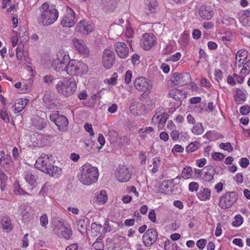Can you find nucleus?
<instances>
[{
	"mask_svg": "<svg viewBox=\"0 0 250 250\" xmlns=\"http://www.w3.org/2000/svg\"><path fill=\"white\" fill-rule=\"evenodd\" d=\"M39 10L40 14L38 17V21L40 24L50 25L58 18V11L52 6H50L48 2L43 3L39 8Z\"/></svg>",
	"mask_w": 250,
	"mask_h": 250,
	"instance_id": "obj_1",
	"label": "nucleus"
},
{
	"mask_svg": "<svg viewBox=\"0 0 250 250\" xmlns=\"http://www.w3.org/2000/svg\"><path fill=\"white\" fill-rule=\"evenodd\" d=\"M80 171L81 174L78 175L79 179L83 184L88 186L97 181L99 177L97 167L86 163L81 167Z\"/></svg>",
	"mask_w": 250,
	"mask_h": 250,
	"instance_id": "obj_2",
	"label": "nucleus"
},
{
	"mask_svg": "<svg viewBox=\"0 0 250 250\" xmlns=\"http://www.w3.org/2000/svg\"><path fill=\"white\" fill-rule=\"evenodd\" d=\"M56 88L59 93L65 97H69L76 91L77 84L73 77L66 78L60 80Z\"/></svg>",
	"mask_w": 250,
	"mask_h": 250,
	"instance_id": "obj_3",
	"label": "nucleus"
},
{
	"mask_svg": "<svg viewBox=\"0 0 250 250\" xmlns=\"http://www.w3.org/2000/svg\"><path fill=\"white\" fill-rule=\"evenodd\" d=\"M134 85L137 90L143 92V95L145 96L150 93L152 87L151 82L143 77L136 78L134 82Z\"/></svg>",
	"mask_w": 250,
	"mask_h": 250,
	"instance_id": "obj_4",
	"label": "nucleus"
},
{
	"mask_svg": "<svg viewBox=\"0 0 250 250\" xmlns=\"http://www.w3.org/2000/svg\"><path fill=\"white\" fill-rule=\"evenodd\" d=\"M238 198L235 192H228L221 197L219 206L221 208H227L231 207L236 202Z\"/></svg>",
	"mask_w": 250,
	"mask_h": 250,
	"instance_id": "obj_5",
	"label": "nucleus"
},
{
	"mask_svg": "<svg viewBox=\"0 0 250 250\" xmlns=\"http://www.w3.org/2000/svg\"><path fill=\"white\" fill-rule=\"evenodd\" d=\"M50 119L57 126L60 131H65L67 129L68 121L65 116L56 112L50 115Z\"/></svg>",
	"mask_w": 250,
	"mask_h": 250,
	"instance_id": "obj_6",
	"label": "nucleus"
},
{
	"mask_svg": "<svg viewBox=\"0 0 250 250\" xmlns=\"http://www.w3.org/2000/svg\"><path fill=\"white\" fill-rule=\"evenodd\" d=\"M115 175L120 182H126L131 178L132 171L125 165H120L115 170Z\"/></svg>",
	"mask_w": 250,
	"mask_h": 250,
	"instance_id": "obj_7",
	"label": "nucleus"
},
{
	"mask_svg": "<svg viewBox=\"0 0 250 250\" xmlns=\"http://www.w3.org/2000/svg\"><path fill=\"white\" fill-rule=\"evenodd\" d=\"M190 80V76L188 73H174L172 75L171 82L173 85H185L189 83Z\"/></svg>",
	"mask_w": 250,
	"mask_h": 250,
	"instance_id": "obj_8",
	"label": "nucleus"
},
{
	"mask_svg": "<svg viewBox=\"0 0 250 250\" xmlns=\"http://www.w3.org/2000/svg\"><path fill=\"white\" fill-rule=\"evenodd\" d=\"M85 67V64L76 60L69 61L66 65L65 71L69 75H75L80 70Z\"/></svg>",
	"mask_w": 250,
	"mask_h": 250,
	"instance_id": "obj_9",
	"label": "nucleus"
},
{
	"mask_svg": "<svg viewBox=\"0 0 250 250\" xmlns=\"http://www.w3.org/2000/svg\"><path fill=\"white\" fill-rule=\"evenodd\" d=\"M35 167L41 171L47 173L50 168L52 167V162L48 157L41 156L36 160Z\"/></svg>",
	"mask_w": 250,
	"mask_h": 250,
	"instance_id": "obj_10",
	"label": "nucleus"
},
{
	"mask_svg": "<svg viewBox=\"0 0 250 250\" xmlns=\"http://www.w3.org/2000/svg\"><path fill=\"white\" fill-rule=\"evenodd\" d=\"M158 233L156 229L151 228L147 229L144 234L143 242L146 247H150L157 240Z\"/></svg>",
	"mask_w": 250,
	"mask_h": 250,
	"instance_id": "obj_11",
	"label": "nucleus"
},
{
	"mask_svg": "<svg viewBox=\"0 0 250 250\" xmlns=\"http://www.w3.org/2000/svg\"><path fill=\"white\" fill-rule=\"evenodd\" d=\"M156 43L155 36L150 33L144 34L140 40L141 46L144 50H148Z\"/></svg>",
	"mask_w": 250,
	"mask_h": 250,
	"instance_id": "obj_12",
	"label": "nucleus"
},
{
	"mask_svg": "<svg viewBox=\"0 0 250 250\" xmlns=\"http://www.w3.org/2000/svg\"><path fill=\"white\" fill-rule=\"evenodd\" d=\"M115 60V54L112 50L106 48L104 50L102 56V63L106 69L110 68L113 65Z\"/></svg>",
	"mask_w": 250,
	"mask_h": 250,
	"instance_id": "obj_13",
	"label": "nucleus"
},
{
	"mask_svg": "<svg viewBox=\"0 0 250 250\" xmlns=\"http://www.w3.org/2000/svg\"><path fill=\"white\" fill-rule=\"evenodd\" d=\"M75 22V14L72 9L63 17L61 21V23L63 27L69 28L73 27Z\"/></svg>",
	"mask_w": 250,
	"mask_h": 250,
	"instance_id": "obj_14",
	"label": "nucleus"
},
{
	"mask_svg": "<svg viewBox=\"0 0 250 250\" xmlns=\"http://www.w3.org/2000/svg\"><path fill=\"white\" fill-rule=\"evenodd\" d=\"M114 48L117 55L120 58L125 59L128 56L129 49L125 42H116Z\"/></svg>",
	"mask_w": 250,
	"mask_h": 250,
	"instance_id": "obj_15",
	"label": "nucleus"
},
{
	"mask_svg": "<svg viewBox=\"0 0 250 250\" xmlns=\"http://www.w3.org/2000/svg\"><path fill=\"white\" fill-rule=\"evenodd\" d=\"M157 3L155 0H150L147 3V6L145 8L144 13L142 17L144 19H146L148 16L156 12Z\"/></svg>",
	"mask_w": 250,
	"mask_h": 250,
	"instance_id": "obj_16",
	"label": "nucleus"
},
{
	"mask_svg": "<svg viewBox=\"0 0 250 250\" xmlns=\"http://www.w3.org/2000/svg\"><path fill=\"white\" fill-rule=\"evenodd\" d=\"M199 14L201 17L205 20H210L213 16V10L209 6L202 5L199 10Z\"/></svg>",
	"mask_w": 250,
	"mask_h": 250,
	"instance_id": "obj_17",
	"label": "nucleus"
},
{
	"mask_svg": "<svg viewBox=\"0 0 250 250\" xmlns=\"http://www.w3.org/2000/svg\"><path fill=\"white\" fill-rule=\"evenodd\" d=\"M78 31L85 34H88L93 31V26L85 21H81L77 25Z\"/></svg>",
	"mask_w": 250,
	"mask_h": 250,
	"instance_id": "obj_18",
	"label": "nucleus"
},
{
	"mask_svg": "<svg viewBox=\"0 0 250 250\" xmlns=\"http://www.w3.org/2000/svg\"><path fill=\"white\" fill-rule=\"evenodd\" d=\"M247 52L246 50L241 49L237 51L236 57H235V67L234 69H236L237 67L240 68L244 62L247 59Z\"/></svg>",
	"mask_w": 250,
	"mask_h": 250,
	"instance_id": "obj_19",
	"label": "nucleus"
},
{
	"mask_svg": "<svg viewBox=\"0 0 250 250\" xmlns=\"http://www.w3.org/2000/svg\"><path fill=\"white\" fill-rule=\"evenodd\" d=\"M73 44L75 48L82 54H87L89 52L88 48L86 46L85 43L82 40L77 38L73 39Z\"/></svg>",
	"mask_w": 250,
	"mask_h": 250,
	"instance_id": "obj_20",
	"label": "nucleus"
},
{
	"mask_svg": "<svg viewBox=\"0 0 250 250\" xmlns=\"http://www.w3.org/2000/svg\"><path fill=\"white\" fill-rule=\"evenodd\" d=\"M17 102L15 104V107L13 109L15 113L21 112L25 107L26 105L28 103L29 100L27 99H19L17 100Z\"/></svg>",
	"mask_w": 250,
	"mask_h": 250,
	"instance_id": "obj_21",
	"label": "nucleus"
},
{
	"mask_svg": "<svg viewBox=\"0 0 250 250\" xmlns=\"http://www.w3.org/2000/svg\"><path fill=\"white\" fill-rule=\"evenodd\" d=\"M239 21L244 26H250V11L248 10H243L240 14Z\"/></svg>",
	"mask_w": 250,
	"mask_h": 250,
	"instance_id": "obj_22",
	"label": "nucleus"
},
{
	"mask_svg": "<svg viewBox=\"0 0 250 250\" xmlns=\"http://www.w3.org/2000/svg\"><path fill=\"white\" fill-rule=\"evenodd\" d=\"M13 166V162L10 155H4L0 158V166L5 169L11 167Z\"/></svg>",
	"mask_w": 250,
	"mask_h": 250,
	"instance_id": "obj_23",
	"label": "nucleus"
},
{
	"mask_svg": "<svg viewBox=\"0 0 250 250\" xmlns=\"http://www.w3.org/2000/svg\"><path fill=\"white\" fill-rule=\"evenodd\" d=\"M56 59L59 61V62H61L67 64L70 61V57L67 52L63 50H60L57 54Z\"/></svg>",
	"mask_w": 250,
	"mask_h": 250,
	"instance_id": "obj_24",
	"label": "nucleus"
},
{
	"mask_svg": "<svg viewBox=\"0 0 250 250\" xmlns=\"http://www.w3.org/2000/svg\"><path fill=\"white\" fill-rule=\"evenodd\" d=\"M21 210V220L24 224H28L31 220L30 214L28 212L24 206H20Z\"/></svg>",
	"mask_w": 250,
	"mask_h": 250,
	"instance_id": "obj_25",
	"label": "nucleus"
},
{
	"mask_svg": "<svg viewBox=\"0 0 250 250\" xmlns=\"http://www.w3.org/2000/svg\"><path fill=\"white\" fill-rule=\"evenodd\" d=\"M43 101L44 103L45 106L48 109H53L56 104L51 98V95L49 94H44L43 98Z\"/></svg>",
	"mask_w": 250,
	"mask_h": 250,
	"instance_id": "obj_26",
	"label": "nucleus"
},
{
	"mask_svg": "<svg viewBox=\"0 0 250 250\" xmlns=\"http://www.w3.org/2000/svg\"><path fill=\"white\" fill-rule=\"evenodd\" d=\"M1 226L3 229L6 232L11 231L13 228V225L11 220L8 217H3L1 220Z\"/></svg>",
	"mask_w": 250,
	"mask_h": 250,
	"instance_id": "obj_27",
	"label": "nucleus"
},
{
	"mask_svg": "<svg viewBox=\"0 0 250 250\" xmlns=\"http://www.w3.org/2000/svg\"><path fill=\"white\" fill-rule=\"evenodd\" d=\"M59 61L56 59L53 60L52 63V67L56 71L61 72L65 71L66 64L61 62H59Z\"/></svg>",
	"mask_w": 250,
	"mask_h": 250,
	"instance_id": "obj_28",
	"label": "nucleus"
},
{
	"mask_svg": "<svg viewBox=\"0 0 250 250\" xmlns=\"http://www.w3.org/2000/svg\"><path fill=\"white\" fill-rule=\"evenodd\" d=\"M46 174H49L53 177L58 178L62 174V169L59 167L54 166L52 165V167L50 168Z\"/></svg>",
	"mask_w": 250,
	"mask_h": 250,
	"instance_id": "obj_29",
	"label": "nucleus"
},
{
	"mask_svg": "<svg viewBox=\"0 0 250 250\" xmlns=\"http://www.w3.org/2000/svg\"><path fill=\"white\" fill-rule=\"evenodd\" d=\"M24 178L26 181L32 186V189L35 186L36 184V179L34 175L30 171H26L25 173Z\"/></svg>",
	"mask_w": 250,
	"mask_h": 250,
	"instance_id": "obj_30",
	"label": "nucleus"
},
{
	"mask_svg": "<svg viewBox=\"0 0 250 250\" xmlns=\"http://www.w3.org/2000/svg\"><path fill=\"white\" fill-rule=\"evenodd\" d=\"M62 234L65 239H68L72 235V231L70 227L62 225L60 228Z\"/></svg>",
	"mask_w": 250,
	"mask_h": 250,
	"instance_id": "obj_31",
	"label": "nucleus"
},
{
	"mask_svg": "<svg viewBox=\"0 0 250 250\" xmlns=\"http://www.w3.org/2000/svg\"><path fill=\"white\" fill-rule=\"evenodd\" d=\"M199 198L202 201H206L210 197V191L208 188H204L198 193Z\"/></svg>",
	"mask_w": 250,
	"mask_h": 250,
	"instance_id": "obj_32",
	"label": "nucleus"
},
{
	"mask_svg": "<svg viewBox=\"0 0 250 250\" xmlns=\"http://www.w3.org/2000/svg\"><path fill=\"white\" fill-rule=\"evenodd\" d=\"M118 0H102L104 5L109 10H113L118 3Z\"/></svg>",
	"mask_w": 250,
	"mask_h": 250,
	"instance_id": "obj_33",
	"label": "nucleus"
},
{
	"mask_svg": "<svg viewBox=\"0 0 250 250\" xmlns=\"http://www.w3.org/2000/svg\"><path fill=\"white\" fill-rule=\"evenodd\" d=\"M103 227L102 225L92 223L91 224V232L93 236H96L101 233Z\"/></svg>",
	"mask_w": 250,
	"mask_h": 250,
	"instance_id": "obj_34",
	"label": "nucleus"
},
{
	"mask_svg": "<svg viewBox=\"0 0 250 250\" xmlns=\"http://www.w3.org/2000/svg\"><path fill=\"white\" fill-rule=\"evenodd\" d=\"M168 95L176 101H180L182 96V92L176 89H172L169 90Z\"/></svg>",
	"mask_w": 250,
	"mask_h": 250,
	"instance_id": "obj_35",
	"label": "nucleus"
},
{
	"mask_svg": "<svg viewBox=\"0 0 250 250\" xmlns=\"http://www.w3.org/2000/svg\"><path fill=\"white\" fill-rule=\"evenodd\" d=\"M237 95L235 97V101L238 104H242L246 100V95L240 89L236 91Z\"/></svg>",
	"mask_w": 250,
	"mask_h": 250,
	"instance_id": "obj_36",
	"label": "nucleus"
},
{
	"mask_svg": "<svg viewBox=\"0 0 250 250\" xmlns=\"http://www.w3.org/2000/svg\"><path fill=\"white\" fill-rule=\"evenodd\" d=\"M8 180V177L4 173V172L0 168V189L2 191L5 189L6 182Z\"/></svg>",
	"mask_w": 250,
	"mask_h": 250,
	"instance_id": "obj_37",
	"label": "nucleus"
},
{
	"mask_svg": "<svg viewBox=\"0 0 250 250\" xmlns=\"http://www.w3.org/2000/svg\"><path fill=\"white\" fill-rule=\"evenodd\" d=\"M204 127L200 123L196 124L192 128V132L196 135H201L204 132Z\"/></svg>",
	"mask_w": 250,
	"mask_h": 250,
	"instance_id": "obj_38",
	"label": "nucleus"
},
{
	"mask_svg": "<svg viewBox=\"0 0 250 250\" xmlns=\"http://www.w3.org/2000/svg\"><path fill=\"white\" fill-rule=\"evenodd\" d=\"M192 174V168L190 167H185L181 173V176L184 179H188Z\"/></svg>",
	"mask_w": 250,
	"mask_h": 250,
	"instance_id": "obj_39",
	"label": "nucleus"
},
{
	"mask_svg": "<svg viewBox=\"0 0 250 250\" xmlns=\"http://www.w3.org/2000/svg\"><path fill=\"white\" fill-rule=\"evenodd\" d=\"M78 228L81 233L86 232L87 225L84 219H81L77 222Z\"/></svg>",
	"mask_w": 250,
	"mask_h": 250,
	"instance_id": "obj_40",
	"label": "nucleus"
},
{
	"mask_svg": "<svg viewBox=\"0 0 250 250\" xmlns=\"http://www.w3.org/2000/svg\"><path fill=\"white\" fill-rule=\"evenodd\" d=\"M168 182V180H165L161 184L159 187V191L160 192L163 193H167V192L169 191Z\"/></svg>",
	"mask_w": 250,
	"mask_h": 250,
	"instance_id": "obj_41",
	"label": "nucleus"
},
{
	"mask_svg": "<svg viewBox=\"0 0 250 250\" xmlns=\"http://www.w3.org/2000/svg\"><path fill=\"white\" fill-rule=\"evenodd\" d=\"M164 249L165 250H177L178 246L176 243L167 240L165 243Z\"/></svg>",
	"mask_w": 250,
	"mask_h": 250,
	"instance_id": "obj_42",
	"label": "nucleus"
},
{
	"mask_svg": "<svg viewBox=\"0 0 250 250\" xmlns=\"http://www.w3.org/2000/svg\"><path fill=\"white\" fill-rule=\"evenodd\" d=\"M0 117L5 123H8L9 122V117L5 106H3V108L0 111Z\"/></svg>",
	"mask_w": 250,
	"mask_h": 250,
	"instance_id": "obj_43",
	"label": "nucleus"
},
{
	"mask_svg": "<svg viewBox=\"0 0 250 250\" xmlns=\"http://www.w3.org/2000/svg\"><path fill=\"white\" fill-rule=\"evenodd\" d=\"M97 200L101 203L104 204L107 200V196L106 192L104 190L101 191L99 194L97 196Z\"/></svg>",
	"mask_w": 250,
	"mask_h": 250,
	"instance_id": "obj_44",
	"label": "nucleus"
},
{
	"mask_svg": "<svg viewBox=\"0 0 250 250\" xmlns=\"http://www.w3.org/2000/svg\"><path fill=\"white\" fill-rule=\"evenodd\" d=\"M243 67L241 70V73L243 75H248L250 73V60L247 61L246 62H244L242 64Z\"/></svg>",
	"mask_w": 250,
	"mask_h": 250,
	"instance_id": "obj_45",
	"label": "nucleus"
},
{
	"mask_svg": "<svg viewBox=\"0 0 250 250\" xmlns=\"http://www.w3.org/2000/svg\"><path fill=\"white\" fill-rule=\"evenodd\" d=\"M161 160L159 157H155L153 159V167L152 169V171L153 173H156L158 171V168L160 166Z\"/></svg>",
	"mask_w": 250,
	"mask_h": 250,
	"instance_id": "obj_46",
	"label": "nucleus"
},
{
	"mask_svg": "<svg viewBox=\"0 0 250 250\" xmlns=\"http://www.w3.org/2000/svg\"><path fill=\"white\" fill-rule=\"evenodd\" d=\"M199 147L198 142H192L189 144L187 147L186 149L188 152H192L196 151Z\"/></svg>",
	"mask_w": 250,
	"mask_h": 250,
	"instance_id": "obj_47",
	"label": "nucleus"
},
{
	"mask_svg": "<svg viewBox=\"0 0 250 250\" xmlns=\"http://www.w3.org/2000/svg\"><path fill=\"white\" fill-rule=\"evenodd\" d=\"M159 115L160 116V118H159L158 120L159 125L163 126L167 122L168 117V114L166 112H163Z\"/></svg>",
	"mask_w": 250,
	"mask_h": 250,
	"instance_id": "obj_48",
	"label": "nucleus"
},
{
	"mask_svg": "<svg viewBox=\"0 0 250 250\" xmlns=\"http://www.w3.org/2000/svg\"><path fill=\"white\" fill-rule=\"evenodd\" d=\"M14 192L16 195H17L23 194L30 195L26 191L23 190L18 184L17 185H14Z\"/></svg>",
	"mask_w": 250,
	"mask_h": 250,
	"instance_id": "obj_49",
	"label": "nucleus"
},
{
	"mask_svg": "<svg viewBox=\"0 0 250 250\" xmlns=\"http://www.w3.org/2000/svg\"><path fill=\"white\" fill-rule=\"evenodd\" d=\"M219 146L221 149L227 150L228 152H231L233 151V147L229 143H222L220 144Z\"/></svg>",
	"mask_w": 250,
	"mask_h": 250,
	"instance_id": "obj_50",
	"label": "nucleus"
},
{
	"mask_svg": "<svg viewBox=\"0 0 250 250\" xmlns=\"http://www.w3.org/2000/svg\"><path fill=\"white\" fill-rule=\"evenodd\" d=\"M235 221H233L232 225L234 227H239L243 223V218L240 215H236L235 216Z\"/></svg>",
	"mask_w": 250,
	"mask_h": 250,
	"instance_id": "obj_51",
	"label": "nucleus"
},
{
	"mask_svg": "<svg viewBox=\"0 0 250 250\" xmlns=\"http://www.w3.org/2000/svg\"><path fill=\"white\" fill-rule=\"evenodd\" d=\"M40 224L41 226L46 228L47 225L48 223V217L46 214H43L40 219Z\"/></svg>",
	"mask_w": 250,
	"mask_h": 250,
	"instance_id": "obj_52",
	"label": "nucleus"
},
{
	"mask_svg": "<svg viewBox=\"0 0 250 250\" xmlns=\"http://www.w3.org/2000/svg\"><path fill=\"white\" fill-rule=\"evenodd\" d=\"M214 178V174L208 171L205 172L203 178L205 181L210 182Z\"/></svg>",
	"mask_w": 250,
	"mask_h": 250,
	"instance_id": "obj_53",
	"label": "nucleus"
},
{
	"mask_svg": "<svg viewBox=\"0 0 250 250\" xmlns=\"http://www.w3.org/2000/svg\"><path fill=\"white\" fill-rule=\"evenodd\" d=\"M222 21L223 24L228 25L235 21V20L232 18L226 16L223 18Z\"/></svg>",
	"mask_w": 250,
	"mask_h": 250,
	"instance_id": "obj_54",
	"label": "nucleus"
},
{
	"mask_svg": "<svg viewBox=\"0 0 250 250\" xmlns=\"http://www.w3.org/2000/svg\"><path fill=\"white\" fill-rule=\"evenodd\" d=\"M199 188V184L196 182H191L189 184V190L191 192L197 191Z\"/></svg>",
	"mask_w": 250,
	"mask_h": 250,
	"instance_id": "obj_55",
	"label": "nucleus"
},
{
	"mask_svg": "<svg viewBox=\"0 0 250 250\" xmlns=\"http://www.w3.org/2000/svg\"><path fill=\"white\" fill-rule=\"evenodd\" d=\"M246 76V75H243L241 73V71H240L239 75H237L235 73L233 74V76L235 78L236 80L237 83H242L244 81V77Z\"/></svg>",
	"mask_w": 250,
	"mask_h": 250,
	"instance_id": "obj_56",
	"label": "nucleus"
},
{
	"mask_svg": "<svg viewBox=\"0 0 250 250\" xmlns=\"http://www.w3.org/2000/svg\"><path fill=\"white\" fill-rule=\"evenodd\" d=\"M207 243V240L205 239H201L197 241L196 243V245L198 247V248L200 250H203Z\"/></svg>",
	"mask_w": 250,
	"mask_h": 250,
	"instance_id": "obj_57",
	"label": "nucleus"
},
{
	"mask_svg": "<svg viewBox=\"0 0 250 250\" xmlns=\"http://www.w3.org/2000/svg\"><path fill=\"white\" fill-rule=\"evenodd\" d=\"M240 112L243 115H247L250 112V106L248 105L242 106L240 109Z\"/></svg>",
	"mask_w": 250,
	"mask_h": 250,
	"instance_id": "obj_58",
	"label": "nucleus"
},
{
	"mask_svg": "<svg viewBox=\"0 0 250 250\" xmlns=\"http://www.w3.org/2000/svg\"><path fill=\"white\" fill-rule=\"evenodd\" d=\"M214 76L216 80L218 82L220 80H221L223 78L222 72L219 69H215L214 72Z\"/></svg>",
	"mask_w": 250,
	"mask_h": 250,
	"instance_id": "obj_59",
	"label": "nucleus"
},
{
	"mask_svg": "<svg viewBox=\"0 0 250 250\" xmlns=\"http://www.w3.org/2000/svg\"><path fill=\"white\" fill-rule=\"evenodd\" d=\"M132 71L127 70L125 76V82L126 84L129 83L131 81Z\"/></svg>",
	"mask_w": 250,
	"mask_h": 250,
	"instance_id": "obj_60",
	"label": "nucleus"
},
{
	"mask_svg": "<svg viewBox=\"0 0 250 250\" xmlns=\"http://www.w3.org/2000/svg\"><path fill=\"white\" fill-rule=\"evenodd\" d=\"M249 160L247 158H242L240 161V166L243 168L247 167L249 165Z\"/></svg>",
	"mask_w": 250,
	"mask_h": 250,
	"instance_id": "obj_61",
	"label": "nucleus"
},
{
	"mask_svg": "<svg viewBox=\"0 0 250 250\" xmlns=\"http://www.w3.org/2000/svg\"><path fill=\"white\" fill-rule=\"evenodd\" d=\"M170 135L172 140H177L179 138L180 133L178 130L173 129Z\"/></svg>",
	"mask_w": 250,
	"mask_h": 250,
	"instance_id": "obj_62",
	"label": "nucleus"
},
{
	"mask_svg": "<svg viewBox=\"0 0 250 250\" xmlns=\"http://www.w3.org/2000/svg\"><path fill=\"white\" fill-rule=\"evenodd\" d=\"M212 157L214 160L216 161H220L225 157V156L222 153L215 152L214 154H213Z\"/></svg>",
	"mask_w": 250,
	"mask_h": 250,
	"instance_id": "obj_63",
	"label": "nucleus"
},
{
	"mask_svg": "<svg viewBox=\"0 0 250 250\" xmlns=\"http://www.w3.org/2000/svg\"><path fill=\"white\" fill-rule=\"evenodd\" d=\"M131 62L132 64L135 65L140 62V56L137 54H134L131 57Z\"/></svg>",
	"mask_w": 250,
	"mask_h": 250,
	"instance_id": "obj_64",
	"label": "nucleus"
}]
</instances>
